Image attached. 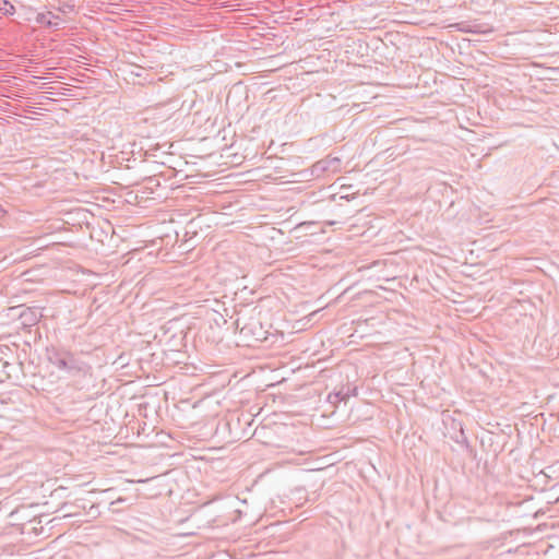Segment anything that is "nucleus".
<instances>
[{
  "label": "nucleus",
  "mask_w": 559,
  "mask_h": 559,
  "mask_svg": "<svg viewBox=\"0 0 559 559\" xmlns=\"http://www.w3.org/2000/svg\"><path fill=\"white\" fill-rule=\"evenodd\" d=\"M46 356L50 365L68 376L85 374L90 369L87 364L64 348H47Z\"/></svg>",
  "instance_id": "f257e3e1"
},
{
  "label": "nucleus",
  "mask_w": 559,
  "mask_h": 559,
  "mask_svg": "<svg viewBox=\"0 0 559 559\" xmlns=\"http://www.w3.org/2000/svg\"><path fill=\"white\" fill-rule=\"evenodd\" d=\"M341 158L337 156H326L311 166V175L316 178L323 176L326 173H338L341 170Z\"/></svg>",
  "instance_id": "f03ea898"
},
{
  "label": "nucleus",
  "mask_w": 559,
  "mask_h": 559,
  "mask_svg": "<svg viewBox=\"0 0 559 559\" xmlns=\"http://www.w3.org/2000/svg\"><path fill=\"white\" fill-rule=\"evenodd\" d=\"M357 394V388L343 386L337 392L329 394V402L331 404H337L342 401H347L350 396Z\"/></svg>",
  "instance_id": "7ed1b4c3"
},
{
  "label": "nucleus",
  "mask_w": 559,
  "mask_h": 559,
  "mask_svg": "<svg viewBox=\"0 0 559 559\" xmlns=\"http://www.w3.org/2000/svg\"><path fill=\"white\" fill-rule=\"evenodd\" d=\"M0 12L7 16L13 15L15 7L9 0H0Z\"/></svg>",
  "instance_id": "20e7f679"
},
{
  "label": "nucleus",
  "mask_w": 559,
  "mask_h": 559,
  "mask_svg": "<svg viewBox=\"0 0 559 559\" xmlns=\"http://www.w3.org/2000/svg\"><path fill=\"white\" fill-rule=\"evenodd\" d=\"M455 441L457 443H464L466 447H468V441H467V438L464 433L462 426H460V435L455 438Z\"/></svg>",
  "instance_id": "39448f33"
},
{
  "label": "nucleus",
  "mask_w": 559,
  "mask_h": 559,
  "mask_svg": "<svg viewBox=\"0 0 559 559\" xmlns=\"http://www.w3.org/2000/svg\"><path fill=\"white\" fill-rule=\"evenodd\" d=\"M7 215V211L3 209V206L0 204V221Z\"/></svg>",
  "instance_id": "423d86ee"
},
{
  "label": "nucleus",
  "mask_w": 559,
  "mask_h": 559,
  "mask_svg": "<svg viewBox=\"0 0 559 559\" xmlns=\"http://www.w3.org/2000/svg\"><path fill=\"white\" fill-rule=\"evenodd\" d=\"M148 181H150L151 183H156V185L158 183V180H157V179H155V178H150V179H148Z\"/></svg>",
  "instance_id": "0eeeda50"
},
{
  "label": "nucleus",
  "mask_w": 559,
  "mask_h": 559,
  "mask_svg": "<svg viewBox=\"0 0 559 559\" xmlns=\"http://www.w3.org/2000/svg\"><path fill=\"white\" fill-rule=\"evenodd\" d=\"M123 501H124V499H123V498H118L116 501H114V502H112V504H115V503H120V502H123Z\"/></svg>",
  "instance_id": "6e6552de"
},
{
  "label": "nucleus",
  "mask_w": 559,
  "mask_h": 559,
  "mask_svg": "<svg viewBox=\"0 0 559 559\" xmlns=\"http://www.w3.org/2000/svg\"><path fill=\"white\" fill-rule=\"evenodd\" d=\"M460 29L463 32H471V29H466V28H460Z\"/></svg>",
  "instance_id": "1a4fd4ad"
}]
</instances>
